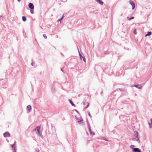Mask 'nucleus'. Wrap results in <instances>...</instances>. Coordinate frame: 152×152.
Returning a JSON list of instances; mask_svg holds the SVG:
<instances>
[{
    "instance_id": "f257e3e1",
    "label": "nucleus",
    "mask_w": 152,
    "mask_h": 152,
    "mask_svg": "<svg viewBox=\"0 0 152 152\" xmlns=\"http://www.w3.org/2000/svg\"><path fill=\"white\" fill-rule=\"evenodd\" d=\"M84 107H85V109H86L88 107V105H89V103L88 102H84Z\"/></svg>"
},
{
    "instance_id": "f03ea898",
    "label": "nucleus",
    "mask_w": 152,
    "mask_h": 152,
    "mask_svg": "<svg viewBox=\"0 0 152 152\" xmlns=\"http://www.w3.org/2000/svg\"><path fill=\"white\" fill-rule=\"evenodd\" d=\"M4 136L5 137H9L10 136V134L8 132H6L4 134Z\"/></svg>"
},
{
    "instance_id": "7ed1b4c3",
    "label": "nucleus",
    "mask_w": 152,
    "mask_h": 152,
    "mask_svg": "<svg viewBox=\"0 0 152 152\" xmlns=\"http://www.w3.org/2000/svg\"><path fill=\"white\" fill-rule=\"evenodd\" d=\"M29 7L31 9H33L34 8V6L33 4L32 3H30L28 4Z\"/></svg>"
},
{
    "instance_id": "20e7f679",
    "label": "nucleus",
    "mask_w": 152,
    "mask_h": 152,
    "mask_svg": "<svg viewBox=\"0 0 152 152\" xmlns=\"http://www.w3.org/2000/svg\"><path fill=\"white\" fill-rule=\"evenodd\" d=\"M39 129H40V127L39 126L37 127L35 129V130H37V133L38 134H39Z\"/></svg>"
},
{
    "instance_id": "39448f33",
    "label": "nucleus",
    "mask_w": 152,
    "mask_h": 152,
    "mask_svg": "<svg viewBox=\"0 0 152 152\" xmlns=\"http://www.w3.org/2000/svg\"><path fill=\"white\" fill-rule=\"evenodd\" d=\"M133 151L135 152H141L140 150L138 148H134Z\"/></svg>"
},
{
    "instance_id": "423d86ee",
    "label": "nucleus",
    "mask_w": 152,
    "mask_h": 152,
    "mask_svg": "<svg viewBox=\"0 0 152 152\" xmlns=\"http://www.w3.org/2000/svg\"><path fill=\"white\" fill-rule=\"evenodd\" d=\"M134 86L136 87H137L139 89H141L142 88V86L140 85H134Z\"/></svg>"
},
{
    "instance_id": "0eeeda50",
    "label": "nucleus",
    "mask_w": 152,
    "mask_h": 152,
    "mask_svg": "<svg viewBox=\"0 0 152 152\" xmlns=\"http://www.w3.org/2000/svg\"><path fill=\"white\" fill-rule=\"evenodd\" d=\"M31 107L30 105H28L27 107V110H28L30 111L31 110Z\"/></svg>"
},
{
    "instance_id": "6e6552de",
    "label": "nucleus",
    "mask_w": 152,
    "mask_h": 152,
    "mask_svg": "<svg viewBox=\"0 0 152 152\" xmlns=\"http://www.w3.org/2000/svg\"><path fill=\"white\" fill-rule=\"evenodd\" d=\"M99 4H103V2L102 1L100 0H96Z\"/></svg>"
},
{
    "instance_id": "1a4fd4ad",
    "label": "nucleus",
    "mask_w": 152,
    "mask_h": 152,
    "mask_svg": "<svg viewBox=\"0 0 152 152\" xmlns=\"http://www.w3.org/2000/svg\"><path fill=\"white\" fill-rule=\"evenodd\" d=\"M152 33L151 32H148V34L145 35V37L149 36Z\"/></svg>"
},
{
    "instance_id": "9d476101",
    "label": "nucleus",
    "mask_w": 152,
    "mask_h": 152,
    "mask_svg": "<svg viewBox=\"0 0 152 152\" xmlns=\"http://www.w3.org/2000/svg\"><path fill=\"white\" fill-rule=\"evenodd\" d=\"M79 55L80 56V58L81 59L82 58L83 61L84 62H86V59H85V57H83L82 56H81V55H80V53H79Z\"/></svg>"
},
{
    "instance_id": "9b49d317",
    "label": "nucleus",
    "mask_w": 152,
    "mask_h": 152,
    "mask_svg": "<svg viewBox=\"0 0 152 152\" xmlns=\"http://www.w3.org/2000/svg\"><path fill=\"white\" fill-rule=\"evenodd\" d=\"M129 3L130 4L132 5H133V4H134V2L132 0H129Z\"/></svg>"
},
{
    "instance_id": "f8f14e48",
    "label": "nucleus",
    "mask_w": 152,
    "mask_h": 152,
    "mask_svg": "<svg viewBox=\"0 0 152 152\" xmlns=\"http://www.w3.org/2000/svg\"><path fill=\"white\" fill-rule=\"evenodd\" d=\"M69 102H70V103H71V104L72 105V106H75V105L73 104L72 101L71 100H70L69 99Z\"/></svg>"
},
{
    "instance_id": "ddd939ff",
    "label": "nucleus",
    "mask_w": 152,
    "mask_h": 152,
    "mask_svg": "<svg viewBox=\"0 0 152 152\" xmlns=\"http://www.w3.org/2000/svg\"><path fill=\"white\" fill-rule=\"evenodd\" d=\"M150 121H151V123H149V124L150 126V127L151 128V127L152 126V120L151 119Z\"/></svg>"
},
{
    "instance_id": "4468645a",
    "label": "nucleus",
    "mask_w": 152,
    "mask_h": 152,
    "mask_svg": "<svg viewBox=\"0 0 152 152\" xmlns=\"http://www.w3.org/2000/svg\"><path fill=\"white\" fill-rule=\"evenodd\" d=\"M22 20L24 21H25L26 20V18L25 16L22 17Z\"/></svg>"
},
{
    "instance_id": "2eb2a0df",
    "label": "nucleus",
    "mask_w": 152,
    "mask_h": 152,
    "mask_svg": "<svg viewBox=\"0 0 152 152\" xmlns=\"http://www.w3.org/2000/svg\"><path fill=\"white\" fill-rule=\"evenodd\" d=\"M78 122L79 124H82L83 123V121L82 120H81L78 121Z\"/></svg>"
},
{
    "instance_id": "dca6fc26",
    "label": "nucleus",
    "mask_w": 152,
    "mask_h": 152,
    "mask_svg": "<svg viewBox=\"0 0 152 152\" xmlns=\"http://www.w3.org/2000/svg\"><path fill=\"white\" fill-rule=\"evenodd\" d=\"M43 36L45 39H46L47 38V36L45 34H44L43 35Z\"/></svg>"
},
{
    "instance_id": "f3484780",
    "label": "nucleus",
    "mask_w": 152,
    "mask_h": 152,
    "mask_svg": "<svg viewBox=\"0 0 152 152\" xmlns=\"http://www.w3.org/2000/svg\"><path fill=\"white\" fill-rule=\"evenodd\" d=\"M132 6V9H134L135 7V4H133Z\"/></svg>"
},
{
    "instance_id": "a211bd4d",
    "label": "nucleus",
    "mask_w": 152,
    "mask_h": 152,
    "mask_svg": "<svg viewBox=\"0 0 152 152\" xmlns=\"http://www.w3.org/2000/svg\"><path fill=\"white\" fill-rule=\"evenodd\" d=\"M134 18V17H131V18H129V20H130L131 19H132Z\"/></svg>"
},
{
    "instance_id": "6ab92c4d",
    "label": "nucleus",
    "mask_w": 152,
    "mask_h": 152,
    "mask_svg": "<svg viewBox=\"0 0 152 152\" xmlns=\"http://www.w3.org/2000/svg\"><path fill=\"white\" fill-rule=\"evenodd\" d=\"M134 34H136V30H134Z\"/></svg>"
},
{
    "instance_id": "aec40b11",
    "label": "nucleus",
    "mask_w": 152,
    "mask_h": 152,
    "mask_svg": "<svg viewBox=\"0 0 152 152\" xmlns=\"http://www.w3.org/2000/svg\"><path fill=\"white\" fill-rule=\"evenodd\" d=\"M63 18V17H62V18H61V19H59V21H60L61 20H62Z\"/></svg>"
},
{
    "instance_id": "412c9836",
    "label": "nucleus",
    "mask_w": 152,
    "mask_h": 152,
    "mask_svg": "<svg viewBox=\"0 0 152 152\" xmlns=\"http://www.w3.org/2000/svg\"><path fill=\"white\" fill-rule=\"evenodd\" d=\"M18 1H19L20 0H18Z\"/></svg>"
}]
</instances>
